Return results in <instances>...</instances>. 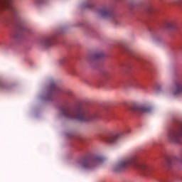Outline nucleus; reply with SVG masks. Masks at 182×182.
I'll return each instance as SVG.
<instances>
[{
	"instance_id": "f257e3e1",
	"label": "nucleus",
	"mask_w": 182,
	"mask_h": 182,
	"mask_svg": "<svg viewBox=\"0 0 182 182\" xmlns=\"http://www.w3.org/2000/svg\"><path fill=\"white\" fill-rule=\"evenodd\" d=\"M130 168H135L141 174V176H147L151 173V168L146 164H141L137 162V156L133 155L125 159L119 161L117 164L113 166L112 170L114 173L119 171H126Z\"/></svg>"
},
{
	"instance_id": "f03ea898",
	"label": "nucleus",
	"mask_w": 182,
	"mask_h": 182,
	"mask_svg": "<svg viewBox=\"0 0 182 182\" xmlns=\"http://www.w3.org/2000/svg\"><path fill=\"white\" fill-rule=\"evenodd\" d=\"M60 114L67 119H73L78 120V122H92V120L97 119L96 114L88 113L82 107H77L74 109H71L68 107H62L60 108Z\"/></svg>"
},
{
	"instance_id": "7ed1b4c3",
	"label": "nucleus",
	"mask_w": 182,
	"mask_h": 182,
	"mask_svg": "<svg viewBox=\"0 0 182 182\" xmlns=\"http://www.w3.org/2000/svg\"><path fill=\"white\" fill-rule=\"evenodd\" d=\"M103 157L100 156H85L75 162V166L77 168H82L83 170H93L96 166L103 163Z\"/></svg>"
},
{
	"instance_id": "20e7f679",
	"label": "nucleus",
	"mask_w": 182,
	"mask_h": 182,
	"mask_svg": "<svg viewBox=\"0 0 182 182\" xmlns=\"http://www.w3.org/2000/svg\"><path fill=\"white\" fill-rule=\"evenodd\" d=\"M97 15L103 18L104 19H114V14L113 11L110 9L102 8L97 11Z\"/></svg>"
},
{
	"instance_id": "39448f33",
	"label": "nucleus",
	"mask_w": 182,
	"mask_h": 182,
	"mask_svg": "<svg viewBox=\"0 0 182 182\" xmlns=\"http://www.w3.org/2000/svg\"><path fill=\"white\" fill-rule=\"evenodd\" d=\"M59 92H60V88H59L55 82H51L50 85V90L48 93L46 95L45 100H52L53 96H55L56 93H59Z\"/></svg>"
},
{
	"instance_id": "423d86ee",
	"label": "nucleus",
	"mask_w": 182,
	"mask_h": 182,
	"mask_svg": "<svg viewBox=\"0 0 182 182\" xmlns=\"http://www.w3.org/2000/svg\"><path fill=\"white\" fill-rule=\"evenodd\" d=\"M133 112L141 114L143 113H151L152 108L147 105H136L132 107Z\"/></svg>"
},
{
	"instance_id": "0eeeda50",
	"label": "nucleus",
	"mask_w": 182,
	"mask_h": 182,
	"mask_svg": "<svg viewBox=\"0 0 182 182\" xmlns=\"http://www.w3.org/2000/svg\"><path fill=\"white\" fill-rule=\"evenodd\" d=\"M13 0H0V6L9 9L12 14H16V9L12 5Z\"/></svg>"
},
{
	"instance_id": "6e6552de",
	"label": "nucleus",
	"mask_w": 182,
	"mask_h": 182,
	"mask_svg": "<svg viewBox=\"0 0 182 182\" xmlns=\"http://www.w3.org/2000/svg\"><path fill=\"white\" fill-rule=\"evenodd\" d=\"M119 139H120V134H112L108 136L105 141L108 143V144H116V143L119 141Z\"/></svg>"
},
{
	"instance_id": "1a4fd4ad",
	"label": "nucleus",
	"mask_w": 182,
	"mask_h": 182,
	"mask_svg": "<svg viewBox=\"0 0 182 182\" xmlns=\"http://www.w3.org/2000/svg\"><path fill=\"white\" fill-rule=\"evenodd\" d=\"M172 94L173 96H178V95H182V80L175 82V90L173 91Z\"/></svg>"
},
{
	"instance_id": "9d476101",
	"label": "nucleus",
	"mask_w": 182,
	"mask_h": 182,
	"mask_svg": "<svg viewBox=\"0 0 182 182\" xmlns=\"http://www.w3.org/2000/svg\"><path fill=\"white\" fill-rule=\"evenodd\" d=\"M53 37H46L41 40V45L45 48H49L53 45Z\"/></svg>"
},
{
	"instance_id": "9b49d317",
	"label": "nucleus",
	"mask_w": 182,
	"mask_h": 182,
	"mask_svg": "<svg viewBox=\"0 0 182 182\" xmlns=\"http://www.w3.org/2000/svg\"><path fill=\"white\" fill-rule=\"evenodd\" d=\"M166 29H176V24L174 21H169L166 23Z\"/></svg>"
},
{
	"instance_id": "f8f14e48",
	"label": "nucleus",
	"mask_w": 182,
	"mask_h": 182,
	"mask_svg": "<svg viewBox=\"0 0 182 182\" xmlns=\"http://www.w3.org/2000/svg\"><path fill=\"white\" fill-rule=\"evenodd\" d=\"M104 55L103 52L95 53L92 55V60L100 59V58H103Z\"/></svg>"
},
{
	"instance_id": "ddd939ff",
	"label": "nucleus",
	"mask_w": 182,
	"mask_h": 182,
	"mask_svg": "<svg viewBox=\"0 0 182 182\" xmlns=\"http://www.w3.org/2000/svg\"><path fill=\"white\" fill-rule=\"evenodd\" d=\"M104 79L105 80H109V79H112V75L110 74V73H106L104 75Z\"/></svg>"
},
{
	"instance_id": "4468645a",
	"label": "nucleus",
	"mask_w": 182,
	"mask_h": 182,
	"mask_svg": "<svg viewBox=\"0 0 182 182\" xmlns=\"http://www.w3.org/2000/svg\"><path fill=\"white\" fill-rule=\"evenodd\" d=\"M84 7L85 8H90V9H92L93 8V4H90V3H87L84 5Z\"/></svg>"
},
{
	"instance_id": "2eb2a0df",
	"label": "nucleus",
	"mask_w": 182,
	"mask_h": 182,
	"mask_svg": "<svg viewBox=\"0 0 182 182\" xmlns=\"http://www.w3.org/2000/svg\"><path fill=\"white\" fill-rule=\"evenodd\" d=\"M161 182H170V181H168V180H163Z\"/></svg>"
},
{
	"instance_id": "dca6fc26",
	"label": "nucleus",
	"mask_w": 182,
	"mask_h": 182,
	"mask_svg": "<svg viewBox=\"0 0 182 182\" xmlns=\"http://www.w3.org/2000/svg\"><path fill=\"white\" fill-rule=\"evenodd\" d=\"M38 1V2H41L42 0H37Z\"/></svg>"
}]
</instances>
